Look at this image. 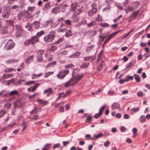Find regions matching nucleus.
<instances>
[{"label": "nucleus", "instance_id": "nucleus-1", "mask_svg": "<svg viewBox=\"0 0 150 150\" xmlns=\"http://www.w3.org/2000/svg\"><path fill=\"white\" fill-rule=\"evenodd\" d=\"M83 77V75L82 74L79 76L73 77L70 80L65 83L64 87H67L69 86H73Z\"/></svg>", "mask_w": 150, "mask_h": 150}, {"label": "nucleus", "instance_id": "nucleus-2", "mask_svg": "<svg viewBox=\"0 0 150 150\" xmlns=\"http://www.w3.org/2000/svg\"><path fill=\"white\" fill-rule=\"evenodd\" d=\"M69 71L68 70L61 71L58 74L57 76L58 78L62 79L64 78L66 76L69 74Z\"/></svg>", "mask_w": 150, "mask_h": 150}, {"label": "nucleus", "instance_id": "nucleus-3", "mask_svg": "<svg viewBox=\"0 0 150 150\" xmlns=\"http://www.w3.org/2000/svg\"><path fill=\"white\" fill-rule=\"evenodd\" d=\"M55 37V35L53 34H48L44 37V39L46 42H51L54 40Z\"/></svg>", "mask_w": 150, "mask_h": 150}, {"label": "nucleus", "instance_id": "nucleus-4", "mask_svg": "<svg viewBox=\"0 0 150 150\" xmlns=\"http://www.w3.org/2000/svg\"><path fill=\"white\" fill-rule=\"evenodd\" d=\"M30 13L26 10L24 11L22 13H19L18 15L17 18L19 20H20L21 19V18L23 16L25 17L28 18L30 15Z\"/></svg>", "mask_w": 150, "mask_h": 150}, {"label": "nucleus", "instance_id": "nucleus-5", "mask_svg": "<svg viewBox=\"0 0 150 150\" xmlns=\"http://www.w3.org/2000/svg\"><path fill=\"white\" fill-rule=\"evenodd\" d=\"M14 46V43L11 40H9L5 45V48L7 50L12 49Z\"/></svg>", "mask_w": 150, "mask_h": 150}, {"label": "nucleus", "instance_id": "nucleus-6", "mask_svg": "<svg viewBox=\"0 0 150 150\" xmlns=\"http://www.w3.org/2000/svg\"><path fill=\"white\" fill-rule=\"evenodd\" d=\"M44 52V51L42 50H40L37 52L38 55L37 57V59L38 62H40L42 61V55Z\"/></svg>", "mask_w": 150, "mask_h": 150}, {"label": "nucleus", "instance_id": "nucleus-7", "mask_svg": "<svg viewBox=\"0 0 150 150\" xmlns=\"http://www.w3.org/2000/svg\"><path fill=\"white\" fill-rule=\"evenodd\" d=\"M30 39L31 41V43L33 45L38 42L39 40V38L36 36L32 37Z\"/></svg>", "mask_w": 150, "mask_h": 150}, {"label": "nucleus", "instance_id": "nucleus-8", "mask_svg": "<svg viewBox=\"0 0 150 150\" xmlns=\"http://www.w3.org/2000/svg\"><path fill=\"white\" fill-rule=\"evenodd\" d=\"M70 92L69 91H67L66 93L65 94H64V93H58L57 94V96H58V97L57 99V100H59V99H60L61 97H63L64 98L65 97L66 95H67L68 94H69L70 93Z\"/></svg>", "mask_w": 150, "mask_h": 150}, {"label": "nucleus", "instance_id": "nucleus-9", "mask_svg": "<svg viewBox=\"0 0 150 150\" xmlns=\"http://www.w3.org/2000/svg\"><path fill=\"white\" fill-rule=\"evenodd\" d=\"M10 14V13L9 11L4 10L2 13V15L3 18H7L9 17Z\"/></svg>", "mask_w": 150, "mask_h": 150}, {"label": "nucleus", "instance_id": "nucleus-10", "mask_svg": "<svg viewBox=\"0 0 150 150\" xmlns=\"http://www.w3.org/2000/svg\"><path fill=\"white\" fill-rule=\"evenodd\" d=\"M44 94L47 93V96H49L51 95L53 92L52 88H49L44 90L43 91Z\"/></svg>", "mask_w": 150, "mask_h": 150}, {"label": "nucleus", "instance_id": "nucleus-11", "mask_svg": "<svg viewBox=\"0 0 150 150\" xmlns=\"http://www.w3.org/2000/svg\"><path fill=\"white\" fill-rule=\"evenodd\" d=\"M36 101L37 102L43 105H47L48 103V102L47 101L43 100L42 99H37Z\"/></svg>", "mask_w": 150, "mask_h": 150}, {"label": "nucleus", "instance_id": "nucleus-12", "mask_svg": "<svg viewBox=\"0 0 150 150\" xmlns=\"http://www.w3.org/2000/svg\"><path fill=\"white\" fill-rule=\"evenodd\" d=\"M135 8L134 7L129 6L126 8L125 12L126 13H127L129 12L133 11Z\"/></svg>", "mask_w": 150, "mask_h": 150}, {"label": "nucleus", "instance_id": "nucleus-13", "mask_svg": "<svg viewBox=\"0 0 150 150\" xmlns=\"http://www.w3.org/2000/svg\"><path fill=\"white\" fill-rule=\"evenodd\" d=\"M77 5V2H74L71 4V6L72 11H74L76 10Z\"/></svg>", "mask_w": 150, "mask_h": 150}, {"label": "nucleus", "instance_id": "nucleus-14", "mask_svg": "<svg viewBox=\"0 0 150 150\" xmlns=\"http://www.w3.org/2000/svg\"><path fill=\"white\" fill-rule=\"evenodd\" d=\"M0 29V31L1 33L2 34H6L7 33V31L4 27L2 26Z\"/></svg>", "mask_w": 150, "mask_h": 150}, {"label": "nucleus", "instance_id": "nucleus-15", "mask_svg": "<svg viewBox=\"0 0 150 150\" xmlns=\"http://www.w3.org/2000/svg\"><path fill=\"white\" fill-rule=\"evenodd\" d=\"M120 104L117 102L115 103L112 105V108L113 109H115L120 107Z\"/></svg>", "mask_w": 150, "mask_h": 150}, {"label": "nucleus", "instance_id": "nucleus-16", "mask_svg": "<svg viewBox=\"0 0 150 150\" xmlns=\"http://www.w3.org/2000/svg\"><path fill=\"white\" fill-rule=\"evenodd\" d=\"M60 7H58L54 8L52 10V12L54 14H57L60 11Z\"/></svg>", "mask_w": 150, "mask_h": 150}, {"label": "nucleus", "instance_id": "nucleus-17", "mask_svg": "<svg viewBox=\"0 0 150 150\" xmlns=\"http://www.w3.org/2000/svg\"><path fill=\"white\" fill-rule=\"evenodd\" d=\"M119 32L118 31H116L115 32H114L111 34H110L108 37L107 39L109 40H110L112 37L114 36H115Z\"/></svg>", "mask_w": 150, "mask_h": 150}, {"label": "nucleus", "instance_id": "nucleus-18", "mask_svg": "<svg viewBox=\"0 0 150 150\" xmlns=\"http://www.w3.org/2000/svg\"><path fill=\"white\" fill-rule=\"evenodd\" d=\"M18 61V60L15 59H12L11 60H8L6 61L5 62L7 64L13 63L14 62H16Z\"/></svg>", "mask_w": 150, "mask_h": 150}, {"label": "nucleus", "instance_id": "nucleus-19", "mask_svg": "<svg viewBox=\"0 0 150 150\" xmlns=\"http://www.w3.org/2000/svg\"><path fill=\"white\" fill-rule=\"evenodd\" d=\"M80 54L79 52H76L74 54L70 56L69 57L70 58H74L77 57Z\"/></svg>", "mask_w": 150, "mask_h": 150}, {"label": "nucleus", "instance_id": "nucleus-20", "mask_svg": "<svg viewBox=\"0 0 150 150\" xmlns=\"http://www.w3.org/2000/svg\"><path fill=\"white\" fill-rule=\"evenodd\" d=\"M72 35V33L70 30H68L65 34V35L67 37L71 36Z\"/></svg>", "mask_w": 150, "mask_h": 150}, {"label": "nucleus", "instance_id": "nucleus-21", "mask_svg": "<svg viewBox=\"0 0 150 150\" xmlns=\"http://www.w3.org/2000/svg\"><path fill=\"white\" fill-rule=\"evenodd\" d=\"M134 76L135 79L136 81L138 83L140 81V76L136 74H134Z\"/></svg>", "mask_w": 150, "mask_h": 150}, {"label": "nucleus", "instance_id": "nucleus-22", "mask_svg": "<svg viewBox=\"0 0 150 150\" xmlns=\"http://www.w3.org/2000/svg\"><path fill=\"white\" fill-rule=\"evenodd\" d=\"M96 9H95L94 10H91L88 12V15L90 16H92L96 13Z\"/></svg>", "mask_w": 150, "mask_h": 150}, {"label": "nucleus", "instance_id": "nucleus-23", "mask_svg": "<svg viewBox=\"0 0 150 150\" xmlns=\"http://www.w3.org/2000/svg\"><path fill=\"white\" fill-rule=\"evenodd\" d=\"M77 15L76 14H75L73 16V20L74 22H77L79 21V18L76 16Z\"/></svg>", "mask_w": 150, "mask_h": 150}, {"label": "nucleus", "instance_id": "nucleus-24", "mask_svg": "<svg viewBox=\"0 0 150 150\" xmlns=\"http://www.w3.org/2000/svg\"><path fill=\"white\" fill-rule=\"evenodd\" d=\"M6 112L5 110H0V118L2 117Z\"/></svg>", "mask_w": 150, "mask_h": 150}, {"label": "nucleus", "instance_id": "nucleus-25", "mask_svg": "<svg viewBox=\"0 0 150 150\" xmlns=\"http://www.w3.org/2000/svg\"><path fill=\"white\" fill-rule=\"evenodd\" d=\"M31 43V41L30 39L26 40L24 42V45L26 46L29 45Z\"/></svg>", "mask_w": 150, "mask_h": 150}, {"label": "nucleus", "instance_id": "nucleus-26", "mask_svg": "<svg viewBox=\"0 0 150 150\" xmlns=\"http://www.w3.org/2000/svg\"><path fill=\"white\" fill-rule=\"evenodd\" d=\"M139 12V10H138L136 11H135L133 12L132 14H131V15L132 17H133L134 18H136V17L137 16Z\"/></svg>", "mask_w": 150, "mask_h": 150}, {"label": "nucleus", "instance_id": "nucleus-27", "mask_svg": "<svg viewBox=\"0 0 150 150\" xmlns=\"http://www.w3.org/2000/svg\"><path fill=\"white\" fill-rule=\"evenodd\" d=\"M38 109L37 107H35L32 111L30 112L31 114H36L38 112Z\"/></svg>", "mask_w": 150, "mask_h": 150}, {"label": "nucleus", "instance_id": "nucleus-28", "mask_svg": "<svg viewBox=\"0 0 150 150\" xmlns=\"http://www.w3.org/2000/svg\"><path fill=\"white\" fill-rule=\"evenodd\" d=\"M35 8V6H29L28 8L27 11H27L28 12L29 11L32 12L33 11H34Z\"/></svg>", "mask_w": 150, "mask_h": 150}, {"label": "nucleus", "instance_id": "nucleus-29", "mask_svg": "<svg viewBox=\"0 0 150 150\" xmlns=\"http://www.w3.org/2000/svg\"><path fill=\"white\" fill-rule=\"evenodd\" d=\"M139 110V108H133L131 110V113H133L135 112H138Z\"/></svg>", "mask_w": 150, "mask_h": 150}, {"label": "nucleus", "instance_id": "nucleus-30", "mask_svg": "<svg viewBox=\"0 0 150 150\" xmlns=\"http://www.w3.org/2000/svg\"><path fill=\"white\" fill-rule=\"evenodd\" d=\"M33 24L35 28L37 29L39 28L40 25V23L38 22H34Z\"/></svg>", "mask_w": 150, "mask_h": 150}, {"label": "nucleus", "instance_id": "nucleus-31", "mask_svg": "<svg viewBox=\"0 0 150 150\" xmlns=\"http://www.w3.org/2000/svg\"><path fill=\"white\" fill-rule=\"evenodd\" d=\"M105 107L106 106L105 105H103L100 109L99 112L100 114H102L105 108Z\"/></svg>", "mask_w": 150, "mask_h": 150}, {"label": "nucleus", "instance_id": "nucleus-32", "mask_svg": "<svg viewBox=\"0 0 150 150\" xmlns=\"http://www.w3.org/2000/svg\"><path fill=\"white\" fill-rule=\"evenodd\" d=\"M33 58V55H31L28 57L27 59L26 60V63H28L30 61H31Z\"/></svg>", "mask_w": 150, "mask_h": 150}, {"label": "nucleus", "instance_id": "nucleus-33", "mask_svg": "<svg viewBox=\"0 0 150 150\" xmlns=\"http://www.w3.org/2000/svg\"><path fill=\"white\" fill-rule=\"evenodd\" d=\"M89 64V62L83 63L81 66V68H84L86 67H88Z\"/></svg>", "mask_w": 150, "mask_h": 150}, {"label": "nucleus", "instance_id": "nucleus-34", "mask_svg": "<svg viewBox=\"0 0 150 150\" xmlns=\"http://www.w3.org/2000/svg\"><path fill=\"white\" fill-rule=\"evenodd\" d=\"M18 92L16 90H14L11 92L9 93V96H13L14 95H17Z\"/></svg>", "mask_w": 150, "mask_h": 150}, {"label": "nucleus", "instance_id": "nucleus-35", "mask_svg": "<svg viewBox=\"0 0 150 150\" xmlns=\"http://www.w3.org/2000/svg\"><path fill=\"white\" fill-rule=\"evenodd\" d=\"M20 8L19 6L17 5H14L12 6L11 7V9L13 10H15L18 9Z\"/></svg>", "mask_w": 150, "mask_h": 150}, {"label": "nucleus", "instance_id": "nucleus-36", "mask_svg": "<svg viewBox=\"0 0 150 150\" xmlns=\"http://www.w3.org/2000/svg\"><path fill=\"white\" fill-rule=\"evenodd\" d=\"M133 65V63L132 62H130L129 63L127 64L126 66V67L127 68L129 69L131 67H132Z\"/></svg>", "mask_w": 150, "mask_h": 150}, {"label": "nucleus", "instance_id": "nucleus-37", "mask_svg": "<svg viewBox=\"0 0 150 150\" xmlns=\"http://www.w3.org/2000/svg\"><path fill=\"white\" fill-rule=\"evenodd\" d=\"M44 33V31L42 30L40 32H38L37 33L36 36L37 37H40Z\"/></svg>", "mask_w": 150, "mask_h": 150}, {"label": "nucleus", "instance_id": "nucleus-38", "mask_svg": "<svg viewBox=\"0 0 150 150\" xmlns=\"http://www.w3.org/2000/svg\"><path fill=\"white\" fill-rule=\"evenodd\" d=\"M96 22L94 21H92L91 23H88L87 24V26L88 27H90L91 26L94 25H95Z\"/></svg>", "mask_w": 150, "mask_h": 150}, {"label": "nucleus", "instance_id": "nucleus-39", "mask_svg": "<svg viewBox=\"0 0 150 150\" xmlns=\"http://www.w3.org/2000/svg\"><path fill=\"white\" fill-rule=\"evenodd\" d=\"M92 116H88L87 117V119L85 120L86 122H88L90 123L92 121Z\"/></svg>", "mask_w": 150, "mask_h": 150}, {"label": "nucleus", "instance_id": "nucleus-40", "mask_svg": "<svg viewBox=\"0 0 150 150\" xmlns=\"http://www.w3.org/2000/svg\"><path fill=\"white\" fill-rule=\"evenodd\" d=\"M39 84V83H35L34 85V86L32 88L31 91L33 92L38 87Z\"/></svg>", "mask_w": 150, "mask_h": 150}, {"label": "nucleus", "instance_id": "nucleus-41", "mask_svg": "<svg viewBox=\"0 0 150 150\" xmlns=\"http://www.w3.org/2000/svg\"><path fill=\"white\" fill-rule=\"evenodd\" d=\"M50 144H46L42 149V150H48L50 146Z\"/></svg>", "mask_w": 150, "mask_h": 150}, {"label": "nucleus", "instance_id": "nucleus-42", "mask_svg": "<svg viewBox=\"0 0 150 150\" xmlns=\"http://www.w3.org/2000/svg\"><path fill=\"white\" fill-rule=\"evenodd\" d=\"M21 126L23 127V129L22 130V132H23L26 128V125L25 124V122H24L21 125Z\"/></svg>", "mask_w": 150, "mask_h": 150}, {"label": "nucleus", "instance_id": "nucleus-43", "mask_svg": "<svg viewBox=\"0 0 150 150\" xmlns=\"http://www.w3.org/2000/svg\"><path fill=\"white\" fill-rule=\"evenodd\" d=\"M103 135V134L102 133H100L98 135H95L94 137H96V139H97L102 137Z\"/></svg>", "mask_w": 150, "mask_h": 150}, {"label": "nucleus", "instance_id": "nucleus-44", "mask_svg": "<svg viewBox=\"0 0 150 150\" xmlns=\"http://www.w3.org/2000/svg\"><path fill=\"white\" fill-rule=\"evenodd\" d=\"M56 64V62L53 61L50 63H49L46 66L47 67H48L49 66H53L55 64Z\"/></svg>", "mask_w": 150, "mask_h": 150}, {"label": "nucleus", "instance_id": "nucleus-45", "mask_svg": "<svg viewBox=\"0 0 150 150\" xmlns=\"http://www.w3.org/2000/svg\"><path fill=\"white\" fill-rule=\"evenodd\" d=\"M137 95L139 97H142L144 95V93L141 91H139L137 93Z\"/></svg>", "mask_w": 150, "mask_h": 150}, {"label": "nucleus", "instance_id": "nucleus-46", "mask_svg": "<svg viewBox=\"0 0 150 150\" xmlns=\"http://www.w3.org/2000/svg\"><path fill=\"white\" fill-rule=\"evenodd\" d=\"M137 129L136 128H134L132 129V132L134 135V137H135L137 135Z\"/></svg>", "mask_w": 150, "mask_h": 150}, {"label": "nucleus", "instance_id": "nucleus-47", "mask_svg": "<svg viewBox=\"0 0 150 150\" xmlns=\"http://www.w3.org/2000/svg\"><path fill=\"white\" fill-rule=\"evenodd\" d=\"M145 117L144 116L142 115L140 117V121L142 122L145 121Z\"/></svg>", "mask_w": 150, "mask_h": 150}, {"label": "nucleus", "instance_id": "nucleus-48", "mask_svg": "<svg viewBox=\"0 0 150 150\" xmlns=\"http://www.w3.org/2000/svg\"><path fill=\"white\" fill-rule=\"evenodd\" d=\"M66 30V28H59L58 29L57 31L59 32H63L65 31Z\"/></svg>", "mask_w": 150, "mask_h": 150}, {"label": "nucleus", "instance_id": "nucleus-49", "mask_svg": "<svg viewBox=\"0 0 150 150\" xmlns=\"http://www.w3.org/2000/svg\"><path fill=\"white\" fill-rule=\"evenodd\" d=\"M74 65L72 64H70L65 66V67L66 68H72L74 67Z\"/></svg>", "mask_w": 150, "mask_h": 150}, {"label": "nucleus", "instance_id": "nucleus-50", "mask_svg": "<svg viewBox=\"0 0 150 150\" xmlns=\"http://www.w3.org/2000/svg\"><path fill=\"white\" fill-rule=\"evenodd\" d=\"M122 17V15H120L119 17H117L116 18L114 19L113 20V21L115 23H116L117 22L118 20H119Z\"/></svg>", "mask_w": 150, "mask_h": 150}, {"label": "nucleus", "instance_id": "nucleus-51", "mask_svg": "<svg viewBox=\"0 0 150 150\" xmlns=\"http://www.w3.org/2000/svg\"><path fill=\"white\" fill-rule=\"evenodd\" d=\"M17 1V0H8L7 2L9 4H13L15 1Z\"/></svg>", "mask_w": 150, "mask_h": 150}, {"label": "nucleus", "instance_id": "nucleus-52", "mask_svg": "<svg viewBox=\"0 0 150 150\" xmlns=\"http://www.w3.org/2000/svg\"><path fill=\"white\" fill-rule=\"evenodd\" d=\"M68 6H67L66 4L62 6V11L63 12H64L65 11V10H66V9L67 8V7Z\"/></svg>", "mask_w": 150, "mask_h": 150}, {"label": "nucleus", "instance_id": "nucleus-53", "mask_svg": "<svg viewBox=\"0 0 150 150\" xmlns=\"http://www.w3.org/2000/svg\"><path fill=\"white\" fill-rule=\"evenodd\" d=\"M100 25L104 27H108L109 25L107 23H102L100 24Z\"/></svg>", "mask_w": 150, "mask_h": 150}, {"label": "nucleus", "instance_id": "nucleus-54", "mask_svg": "<svg viewBox=\"0 0 150 150\" xmlns=\"http://www.w3.org/2000/svg\"><path fill=\"white\" fill-rule=\"evenodd\" d=\"M11 106V105L10 103H7L6 104L4 105V107H6L7 108H9Z\"/></svg>", "mask_w": 150, "mask_h": 150}, {"label": "nucleus", "instance_id": "nucleus-55", "mask_svg": "<svg viewBox=\"0 0 150 150\" xmlns=\"http://www.w3.org/2000/svg\"><path fill=\"white\" fill-rule=\"evenodd\" d=\"M17 29L18 31H21L22 30V28L21 26L19 25H17L16 26Z\"/></svg>", "mask_w": 150, "mask_h": 150}, {"label": "nucleus", "instance_id": "nucleus-56", "mask_svg": "<svg viewBox=\"0 0 150 150\" xmlns=\"http://www.w3.org/2000/svg\"><path fill=\"white\" fill-rule=\"evenodd\" d=\"M60 145L59 144L57 143L56 144H55L54 145L53 147V149H54L55 148H59L60 147Z\"/></svg>", "mask_w": 150, "mask_h": 150}, {"label": "nucleus", "instance_id": "nucleus-57", "mask_svg": "<svg viewBox=\"0 0 150 150\" xmlns=\"http://www.w3.org/2000/svg\"><path fill=\"white\" fill-rule=\"evenodd\" d=\"M13 69L11 68V69H6L4 70V71L6 72H11L13 70Z\"/></svg>", "mask_w": 150, "mask_h": 150}, {"label": "nucleus", "instance_id": "nucleus-58", "mask_svg": "<svg viewBox=\"0 0 150 150\" xmlns=\"http://www.w3.org/2000/svg\"><path fill=\"white\" fill-rule=\"evenodd\" d=\"M35 83V81H30L26 82V84L27 85H29L33 84Z\"/></svg>", "mask_w": 150, "mask_h": 150}, {"label": "nucleus", "instance_id": "nucleus-59", "mask_svg": "<svg viewBox=\"0 0 150 150\" xmlns=\"http://www.w3.org/2000/svg\"><path fill=\"white\" fill-rule=\"evenodd\" d=\"M96 5L95 4H93L92 5V10H95V9H96V11L97 10V8L96 7Z\"/></svg>", "mask_w": 150, "mask_h": 150}, {"label": "nucleus", "instance_id": "nucleus-60", "mask_svg": "<svg viewBox=\"0 0 150 150\" xmlns=\"http://www.w3.org/2000/svg\"><path fill=\"white\" fill-rule=\"evenodd\" d=\"M65 23L67 25H71V22L69 20H67L65 21Z\"/></svg>", "mask_w": 150, "mask_h": 150}, {"label": "nucleus", "instance_id": "nucleus-61", "mask_svg": "<svg viewBox=\"0 0 150 150\" xmlns=\"http://www.w3.org/2000/svg\"><path fill=\"white\" fill-rule=\"evenodd\" d=\"M91 57L90 56H87L86 57H84V60L85 61H86L87 60H89V59H91Z\"/></svg>", "mask_w": 150, "mask_h": 150}, {"label": "nucleus", "instance_id": "nucleus-62", "mask_svg": "<svg viewBox=\"0 0 150 150\" xmlns=\"http://www.w3.org/2000/svg\"><path fill=\"white\" fill-rule=\"evenodd\" d=\"M110 144V142L109 141H108L107 142H105L104 143V146L105 147L108 146Z\"/></svg>", "mask_w": 150, "mask_h": 150}, {"label": "nucleus", "instance_id": "nucleus-63", "mask_svg": "<svg viewBox=\"0 0 150 150\" xmlns=\"http://www.w3.org/2000/svg\"><path fill=\"white\" fill-rule=\"evenodd\" d=\"M102 114H100L99 113H99L96 114L95 115H94V117L95 118L97 119Z\"/></svg>", "mask_w": 150, "mask_h": 150}, {"label": "nucleus", "instance_id": "nucleus-64", "mask_svg": "<svg viewBox=\"0 0 150 150\" xmlns=\"http://www.w3.org/2000/svg\"><path fill=\"white\" fill-rule=\"evenodd\" d=\"M63 38H61L59 39L56 42V43L57 44H59L61 43L63 40Z\"/></svg>", "mask_w": 150, "mask_h": 150}]
</instances>
